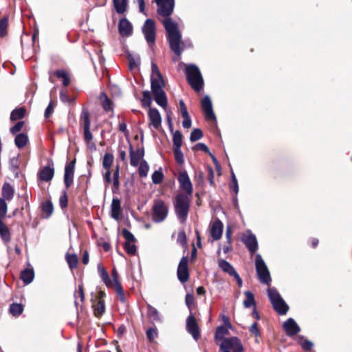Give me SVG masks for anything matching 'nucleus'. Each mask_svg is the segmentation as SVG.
Here are the masks:
<instances>
[{
  "label": "nucleus",
  "instance_id": "obj_33",
  "mask_svg": "<svg viewBox=\"0 0 352 352\" xmlns=\"http://www.w3.org/2000/svg\"><path fill=\"white\" fill-rule=\"evenodd\" d=\"M28 138L25 133H19L16 135L14 142L19 148H23L28 143Z\"/></svg>",
  "mask_w": 352,
  "mask_h": 352
},
{
  "label": "nucleus",
  "instance_id": "obj_14",
  "mask_svg": "<svg viewBox=\"0 0 352 352\" xmlns=\"http://www.w3.org/2000/svg\"><path fill=\"white\" fill-rule=\"evenodd\" d=\"M186 329L195 340L199 339L200 336L199 328L192 314H190L186 319Z\"/></svg>",
  "mask_w": 352,
  "mask_h": 352
},
{
  "label": "nucleus",
  "instance_id": "obj_19",
  "mask_svg": "<svg viewBox=\"0 0 352 352\" xmlns=\"http://www.w3.org/2000/svg\"><path fill=\"white\" fill-rule=\"evenodd\" d=\"M148 116L150 121L149 124L157 129L162 123V118L158 110L155 108H150Z\"/></svg>",
  "mask_w": 352,
  "mask_h": 352
},
{
  "label": "nucleus",
  "instance_id": "obj_59",
  "mask_svg": "<svg viewBox=\"0 0 352 352\" xmlns=\"http://www.w3.org/2000/svg\"><path fill=\"white\" fill-rule=\"evenodd\" d=\"M250 331L251 332V333L254 334L256 337H258L261 335L256 322H254L251 325V327L250 328Z\"/></svg>",
  "mask_w": 352,
  "mask_h": 352
},
{
  "label": "nucleus",
  "instance_id": "obj_56",
  "mask_svg": "<svg viewBox=\"0 0 352 352\" xmlns=\"http://www.w3.org/2000/svg\"><path fill=\"white\" fill-rule=\"evenodd\" d=\"M24 124V122L23 121H20V122H18L16 124H15L11 129H10V132L12 133V134H15L17 132L20 131L23 127Z\"/></svg>",
  "mask_w": 352,
  "mask_h": 352
},
{
  "label": "nucleus",
  "instance_id": "obj_7",
  "mask_svg": "<svg viewBox=\"0 0 352 352\" xmlns=\"http://www.w3.org/2000/svg\"><path fill=\"white\" fill-rule=\"evenodd\" d=\"M255 265L259 280L262 283L269 285L272 280L270 274L265 261L260 254L256 255Z\"/></svg>",
  "mask_w": 352,
  "mask_h": 352
},
{
  "label": "nucleus",
  "instance_id": "obj_63",
  "mask_svg": "<svg viewBox=\"0 0 352 352\" xmlns=\"http://www.w3.org/2000/svg\"><path fill=\"white\" fill-rule=\"evenodd\" d=\"M186 304L188 306V308H190L194 302V297L192 294H188L186 296L185 298Z\"/></svg>",
  "mask_w": 352,
  "mask_h": 352
},
{
  "label": "nucleus",
  "instance_id": "obj_49",
  "mask_svg": "<svg viewBox=\"0 0 352 352\" xmlns=\"http://www.w3.org/2000/svg\"><path fill=\"white\" fill-rule=\"evenodd\" d=\"M174 154L176 162L179 164H182L184 162V160L181 147L175 148Z\"/></svg>",
  "mask_w": 352,
  "mask_h": 352
},
{
  "label": "nucleus",
  "instance_id": "obj_31",
  "mask_svg": "<svg viewBox=\"0 0 352 352\" xmlns=\"http://www.w3.org/2000/svg\"><path fill=\"white\" fill-rule=\"evenodd\" d=\"M128 0H113L116 11L119 14L124 13L126 10Z\"/></svg>",
  "mask_w": 352,
  "mask_h": 352
},
{
  "label": "nucleus",
  "instance_id": "obj_37",
  "mask_svg": "<svg viewBox=\"0 0 352 352\" xmlns=\"http://www.w3.org/2000/svg\"><path fill=\"white\" fill-rule=\"evenodd\" d=\"M138 173L140 177H146L149 171V166L144 160L138 164Z\"/></svg>",
  "mask_w": 352,
  "mask_h": 352
},
{
  "label": "nucleus",
  "instance_id": "obj_10",
  "mask_svg": "<svg viewBox=\"0 0 352 352\" xmlns=\"http://www.w3.org/2000/svg\"><path fill=\"white\" fill-rule=\"evenodd\" d=\"M80 120L82 122L85 140L88 144H90L91 140H93V135L90 131L91 122L89 119V113L87 109H82L80 116Z\"/></svg>",
  "mask_w": 352,
  "mask_h": 352
},
{
  "label": "nucleus",
  "instance_id": "obj_21",
  "mask_svg": "<svg viewBox=\"0 0 352 352\" xmlns=\"http://www.w3.org/2000/svg\"><path fill=\"white\" fill-rule=\"evenodd\" d=\"M223 225L219 219H216L212 224L210 235L213 240L217 241L221 238Z\"/></svg>",
  "mask_w": 352,
  "mask_h": 352
},
{
  "label": "nucleus",
  "instance_id": "obj_39",
  "mask_svg": "<svg viewBox=\"0 0 352 352\" xmlns=\"http://www.w3.org/2000/svg\"><path fill=\"white\" fill-rule=\"evenodd\" d=\"M173 133V141L175 148L181 147L182 145V135L180 131H171Z\"/></svg>",
  "mask_w": 352,
  "mask_h": 352
},
{
  "label": "nucleus",
  "instance_id": "obj_52",
  "mask_svg": "<svg viewBox=\"0 0 352 352\" xmlns=\"http://www.w3.org/2000/svg\"><path fill=\"white\" fill-rule=\"evenodd\" d=\"M103 180L106 186L111 182V169H105V172L103 173Z\"/></svg>",
  "mask_w": 352,
  "mask_h": 352
},
{
  "label": "nucleus",
  "instance_id": "obj_24",
  "mask_svg": "<svg viewBox=\"0 0 352 352\" xmlns=\"http://www.w3.org/2000/svg\"><path fill=\"white\" fill-rule=\"evenodd\" d=\"M120 201L118 198H113L111 205V217L118 221L120 217Z\"/></svg>",
  "mask_w": 352,
  "mask_h": 352
},
{
  "label": "nucleus",
  "instance_id": "obj_46",
  "mask_svg": "<svg viewBox=\"0 0 352 352\" xmlns=\"http://www.w3.org/2000/svg\"><path fill=\"white\" fill-rule=\"evenodd\" d=\"M203 137V133L201 129H195L190 133V140L191 142H196Z\"/></svg>",
  "mask_w": 352,
  "mask_h": 352
},
{
  "label": "nucleus",
  "instance_id": "obj_3",
  "mask_svg": "<svg viewBox=\"0 0 352 352\" xmlns=\"http://www.w3.org/2000/svg\"><path fill=\"white\" fill-rule=\"evenodd\" d=\"M190 196L184 193H179L173 202L175 212L182 223H184L188 217Z\"/></svg>",
  "mask_w": 352,
  "mask_h": 352
},
{
  "label": "nucleus",
  "instance_id": "obj_42",
  "mask_svg": "<svg viewBox=\"0 0 352 352\" xmlns=\"http://www.w3.org/2000/svg\"><path fill=\"white\" fill-rule=\"evenodd\" d=\"M142 104L144 107H149L152 102L151 94L149 91H144L142 93Z\"/></svg>",
  "mask_w": 352,
  "mask_h": 352
},
{
  "label": "nucleus",
  "instance_id": "obj_13",
  "mask_svg": "<svg viewBox=\"0 0 352 352\" xmlns=\"http://www.w3.org/2000/svg\"><path fill=\"white\" fill-rule=\"evenodd\" d=\"M129 155H130V164L132 166L136 167L142 161H144V150L143 148H139L134 150L131 144L129 145Z\"/></svg>",
  "mask_w": 352,
  "mask_h": 352
},
{
  "label": "nucleus",
  "instance_id": "obj_55",
  "mask_svg": "<svg viewBox=\"0 0 352 352\" xmlns=\"http://www.w3.org/2000/svg\"><path fill=\"white\" fill-rule=\"evenodd\" d=\"M43 210L50 216L53 212V205L50 201L45 202L43 206Z\"/></svg>",
  "mask_w": 352,
  "mask_h": 352
},
{
  "label": "nucleus",
  "instance_id": "obj_45",
  "mask_svg": "<svg viewBox=\"0 0 352 352\" xmlns=\"http://www.w3.org/2000/svg\"><path fill=\"white\" fill-rule=\"evenodd\" d=\"M6 201L4 199L0 198V220H3L8 212V205Z\"/></svg>",
  "mask_w": 352,
  "mask_h": 352
},
{
  "label": "nucleus",
  "instance_id": "obj_40",
  "mask_svg": "<svg viewBox=\"0 0 352 352\" xmlns=\"http://www.w3.org/2000/svg\"><path fill=\"white\" fill-rule=\"evenodd\" d=\"M66 260L70 269H74L77 267L78 257L76 254H66Z\"/></svg>",
  "mask_w": 352,
  "mask_h": 352
},
{
  "label": "nucleus",
  "instance_id": "obj_43",
  "mask_svg": "<svg viewBox=\"0 0 352 352\" xmlns=\"http://www.w3.org/2000/svg\"><path fill=\"white\" fill-rule=\"evenodd\" d=\"M23 307L20 304L13 303L10 307V311L13 316H19L23 311Z\"/></svg>",
  "mask_w": 352,
  "mask_h": 352
},
{
  "label": "nucleus",
  "instance_id": "obj_58",
  "mask_svg": "<svg viewBox=\"0 0 352 352\" xmlns=\"http://www.w3.org/2000/svg\"><path fill=\"white\" fill-rule=\"evenodd\" d=\"M232 181L233 186L231 187L233 188V190L234 191L235 194L236 195L239 192V185L238 182L236 178V176L233 171H232Z\"/></svg>",
  "mask_w": 352,
  "mask_h": 352
},
{
  "label": "nucleus",
  "instance_id": "obj_51",
  "mask_svg": "<svg viewBox=\"0 0 352 352\" xmlns=\"http://www.w3.org/2000/svg\"><path fill=\"white\" fill-rule=\"evenodd\" d=\"M122 234L126 239V241H135V237L133 234L127 229L124 228L122 231Z\"/></svg>",
  "mask_w": 352,
  "mask_h": 352
},
{
  "label": "nucleus",
  "instance_id": "obj_44",
  "mask_svg": "<svg viewBox=\"0 0 352 352\" xmlns=\"http://www.w3.org/2000/svg\"><path fill=\"white\" fill-rule=\"evenodd\" d=\"M102 105L104 109L107 111L112 109L111 101L108 98L107 95L102 94L101 96Z\"/></svg>",
  "mask_w": 352,
  "mask_h": 352
},
{
  "label": "nucleus",
  "instance_id": "obj_32",
  "mask_svg": "<svg viewBox=\"0 0 352 352\" xmlns=\"http://www.w3.org/2000/svg\"><path fill=\"white\" fill-rule=\"evenodd\" d=\"M54 74L57 78H62L63 85L64 86L66 87L70 83V76L66 71L63 69H59L56 71Z\"/></svg>",
  "mask_w": 352,
  "mask_h": 352
},
{
  "label": "nucleus",
  "instance_id": "obj_16",
  "mask_svg": "<svg viewBox=\"0 0 352 352\" xmlns=\"http://www.w3.org/2000/svg\"><path fill=\"white\" fill-rule=\"evenodd\" d=\"M242 241L250 250V252L254 253L258 249V243L256 236L250 232H247L243 234Z\"/></svg>",
  "mask_w": 352,
  "mask_h": 352
},
{
  "label": "nucleus",
  "instance_id": "obj_62",
  "mask_svg": "<svg viewBox=\"0 0 352 352\" xmlns=\"http://www.w3.org/2000/svg\"><path fill=\"white\" fill-rule=\"evenodd\" d=\"M302 347L305 351H309L313 346V343L307 340H304L302 344Z\"/></svg>",
  "mask_w": 352,
  "mask_h": 352
},
{
  "label": "nucleus",
  "instance_id": "obj_60",
  "mask_svg": "<svg viewBox=\"0 0 352 352\" xmlns=\"http://www.w3.org/2000/svg\"><path fill=\"white\" fill-rule=\"evenodd\" d=\"M195 149L197 151H202L205 153H209L208 147L204 143H198L195 146Z\"/></svg>",
  "mask_w": 352,
  "mask_h": 352
},
{
  "label": "nucleus",
  "instance_id": "obj_48",
  "mask_svg": "<svg viewBox=\"0 0 352 352\" xmlns=\"http://www.w3.org/2000/svg\"><path fill=\"white\" fill-rule=\"evenodd\" d=\"M74 297H75L74 303H75L76 306H78V300H77L78 298H80V302H82L84 301L85 294H84L82 285H80L78 286V291L75 292Z\"/></svg>",
  "mask_w": 352,
  "mask_h": 352
},
{
  "label": "nucleus",
  "instance_id": "obj_30",
  "mask_svg": "<svg viewBox=\"0 0 352 352\" xmlns=\"http://www.w3.org/2000/svg\"><path fill=\"white\" fill-rule=\"evenodd\" d=\"M34 277V272L32 269H25L21 273V279L25 284H30Z\"/></svg>",
  "mask_w": 352,
  "mask_h": 352
},
{
  "label": "nucleus",
  "instance_id": "obj_57",
  "mask_svg": "<svg viewBox=\"0 0 352 352\" xmlns=\"http://www.w3.org/2000/svg\"><path fill=\"white\" fill-rule=\"evenodd\" d=\"M179 107L181 114L182 117H187L189 114L184 102L182 100H179Z\"/></svg>",
  "mask_w": 352,
  "mask_h": 352
},
{
  "label": "nucleus",
  "instance_id": "obj_5",
  "mask_svg": "<svg viewBox=\"0 0 352 352\" xmlns=\"http://www.w3.org/2000/svg\"><path fill=\"white\" fill-rule=\"evenodd\" d=\"M186 74L188 83L192 88L199 91L204 86V80L201 72L195 65H188L186 67Z\"/></svg>",
  "mask_w": 352,
  "mask_h": 352
},
{
  "label": "nucleus",
  "instance_id": "obj_15",
  "mask_svg": "<svg viewBox=\"0 0 352 352\" xmlns=\"http://www.w3.org/2000/svg\"><path fill=\"white\" fill-rule=\"evenodd\" d=\"M201 108L208 120L216 121V116L212 109L211 100L208 96H206L201 100Z\"/></svg>",
  "mask_w": 352,
  "mask_h": 352
},
{
  "label": "nucleus",
  "instance_id": "obj_1",
  "mask_svg": "<svg viewBox=\"0 0 352 352\" xmlns=\"http://www.w3.org/2000/svg\"><path fill=\"white\" fill-rule=\"evenodd\" d=\"M157 5L159 14L166 17L162 23L167 33V38L170 48L179 57L181 56L182 34L178 28V24L170 17L175 6L174 0H155Z\"/></svg>",
  "mask_w": 352,
  "mask_h": 352
},
{
  "label": "nucleus",
  "instance_id": "obj_64",
  "mask_svg": "<svg viewBox=\"0 0 352 352\" xmlns=\"http://www.w3.org/2000/svg\"><path fill=\"white\" fill-rule=\"evenodd\" d=\"M184 120L182 122V126L184 128L188 129L191 126V119L190 118V116L188 115L187 117H183Z\"/></svg>",
  "mask_w": 352,
  "mask_h": 352
},
{
  "label": "nucleus",
  "instance_id": "obj_38",
  "mask_svg": "<svg viewBox=\"0 0 352 352\" xmlns=\"http://www.w3.org/2000/svg\"><path fill=\"white\" fill-rule=\"evenodd\" d=\"M25 110L23 108L14 109L11 113L10 119L12 121L21 119L25 116Z\"/></svg>",
  "mask_w": 352,
  "mask_h": 352
},
{
  "label": "nucleus",
  "instance_id": "obj_50",
  "mask_svg": "<svg viewBox=\"0 0 352 352\" xmlns=\"http://www.w3.org/2000/svg\"><path fill=\"white\" fill-rule=\"evenodd\" d=\"M157 336V330L155 327H151L146 331V337L150 342H153Z\"/></svg>",
  "mask_w": 352,
  "mask_h": 352
},
{
  "label": "nucleus",
  "instance_id": "obj_11",
  "mask_svg": "<svg viewBox=\"0 0 352 352\" xmlns=\"http://www.w3.org/2000/svg\"><path fill=\"white\" fill-rule=\"evenodd\" d=\"M179 183V188L186 192V195H191L192 193V185L186 171H182L177 177Z\"/></svg>",
  "mask_w": 352,
  "mask_h": 352
},
{
  "label": "nucleus",
  "instance_id": "obj_2",
  "mask_svg": "<svg viewBox=\"0 0 352 352\" xmlns=\"http://www.w3.org/2000/svg\"><path fill=\"white\" fill-rule=\"evenodd\" d=\"M165 84L157 65L152 62L151 87L156 103L163 108L167 106L168 100L163 89Z\"/></svg>",
  "mask_w": 352,
  "mask_h": 352
},
{
  "label": "nucleus",
  "instance_id": "obj_36",
  "mask_svg": "<svg viewBox=\"0 0 352 352\" xmlns=\"http://www.w3.org/2000/svg\"><path fill=\"white\" fill-rule=\"evenodd\" d=\"M245 296V300L243 301V306L245 308H249L252 305H255L254 296L252 292L250 291H245L244 292Z\"/></svg>",
  "mask_w": 352,
  "mask_h": 352
},
{
  "label": "nucleus",
  "instance_id": "obj_35",
  "mask_svg": "<svg viewBox=\"0 0 352 352\" xmlns=\"http://www.w3.org/2000/svg\"><path fill=\"white\" fill-rule=\"evenodd\" d=\"M113 155L111 153H107L102 159V166L104 169H111L113 162Z\"/></svg>",
  "mask_w": 352,
  "mask_h": 352
},
{
  "label": "nucleus",
  "instance_id": "obj_18",
  "mask_svg": "<svg viewBox=\"0 0 352 352\" xmlns=\"http://www.w3.org/2000/svg\"><path fill=\"white\" fill-rule=\"evenodd\" d=\"M283 329L286 334L289 336H293L297 334L300 331V328L295 320L290 318L287 319L283 325Z\"/></svg>",
  "mask_w": 352,
  "mask_h": 352
},
{
  "label": "nucleus",
  "instance_id": "obj_28",
  "mask_svg": "<svg viewBox=\"0 0 352 352\" xmlns=\"http://www.w3.org/2000/svg\"><path fill=\"white\" fill-rule=\"evenodd\" d=\"M218 265L222 271L228 274L230 276H233L235 273H236L233 266L226 260H219Z\"/></svg>",
  "mask_w": 352,
  "mask_h": 352
},
{
  "label": "nucleus",
  "instance_id": "obj_61",
  "mask_svg": "<svg viewBox=\"0 0 352 352\" xmlns=\"http://www.w3.org/2000/svg\"><path fill=\"white\" fill-rule=\"evenodd\" d=\"M177 241L182 245H184L186 243V236L184 231H181L178 234Z\"/></svg>",
  "mask_w": 352,
  "mask_h": 352
},
{
  "label": "nucleus",
  "instance_id": "obj_6",
  "mask_svg": "<svg viewBox=\"0 0 352 352\" xmlns=\"http://www.w3.org/2000/svg\"><path fill=\"white\" fill-rule=\"evenodd\" d=\"M267 295L274 310L280 315H285L287 312L289 307L276 288L269 287Z\"/></svg>",
  "mask_w": 352,
  "mask_h": 352
},
{
  "label": "nucleus",
  "instance_id": "obj_4",
  "mask_svg": "<svg viewBox=\"0 0 352 352\" xmlns=\"http://www.w3.org/2000/svg\"><path fill=\"white\" fill-rule=\"evenodd\" d=\"M152 220L155 223H162L166 220L169 212L168 204L162 199H154L152 208Z\"/></svg>",
  "mask_w": 352,
  "mask_h": 352
},
{
  "label": "nucleus",
  "instance_id": "obj_34",
  "mask_svg": "<svg viewBox=\"0 0 352 352\" xmlns=\"http://www.w3.org/2000/svg\"><path fill=\"white\" fill-rule=\"evenodd\" d=\"M228 329L229 328L226 327L223 325L219 326L217 328L215 334H214V339L216 340H224V336L228 334Z\"/></svg>",
  "mask_w": 352,
  "mask_h": 352
},
{
  "label": "nucleus",
  "instance_id": "obj_20",
  "mask_svg": "<svg viewBox=\"0 0 352 352\" xmlns=\"http://www.w3.org/2000/svg\"><path fill=\"white\" fill-rule=\"evenodd\" d=\"M54 175V169L53 164L47 165L42 168L38 173V176L40 180L44 182L51 181Z\"/></svg>",
  "mask_w": 352,
  "mask_h": 352
},
{
  "label": "nucleus",
  "instance_id": "obj_9",
  "mask_svg": "<svg viewBox=\"0 0 352 352\" xmlns=\"http://www.w3.org/2000/svg\"><path fill=\"white\" fill-rule=\"evenodd\" d=\"M142 32L148 45H153L156 39V25L154 20L147 19L142 27Z\"/></svg>",
  "mask_w": 352,
  "mask_h": 352
},
{
  "label": "nucleus",
  "instance_id": "obj_25",
  "mask_svg": "<svg viewBox=\"0 0 352 352\" xmlns=\"http://www.w3.org/2000/svg\"><path fill=\"white\" fill-rule=\"evenodd\" d=\"M92 307L94 309V315L98 318L100 317L105 311L104 300H92Z\"/></svg>",
  "mask_w": 352,
  "mask_h": 352
},
{
  "label": "nucleus",
  "instance_id": "obj_12",
  "mask_svg": "<svg viewBox=\"0 0 352 352\" xmlns=\"http://www.w3.org/2000/svg\"><path fill=\"white\" fill-rule=\"evenodd\" d=\"M177 277L179 280L184 283L188 281L189 278L188 268V258L183 256L179 263L177 267Z\"/></svg>",
  "mask_w": 352,
  "mask_h": 352
},
{
  "label": "nucleus",
  "instance_id": "obj_54",
  "mask_svg": "<svg viewBox=\"0 0 352 352\" xmlns=\"http://www.w3.org/2000/svg\"><path fill=\"white\" fill-rule=\"evenodd\" d=\"M129 66L131 69H133V68L137 67L139 65L140 62V58L138 57L134 58V57H132L131 56H129Z\"/></svg>",
  "mask_w": 352,
  "mask_h": 352
},
{
  "label": "nucleus",
  "instance_id": "obj_29",
  "mask_svg": "<svg viewBox=\"0 0 352 352\" xmlns=\"http://www.w3.org/2000/svg\"><path fill=\"white\" fill-rule=\"evenodd\" d=\"M147 315L153 322H162V318L158 310L149 304L147 305Z\"/></svg>",
  "mask_w": 352,
  "mask_h": 352
},
{
  "label": "nucleus",
  "instance_id": "obj_22",
  "mask_svg": "<svg viewBox=\"0 0 352 352\" xmlns=\"http://www.w3.org/2000/svg\"><path fill=\"white\" fill-rule=\"evenodd\" d=\"M119 32L122 36H129L132 34L133 26L126 19H121L118 24Z\"/></svg>",
  "mask_w": 352,
  "mask_h": 352
},
{
  "label": "nucleus",
  "instance_id": "obj_47",
  "mask_svg": "<svg viewBox=\"0 0 352 352\" xmlns=\"http://www.w3.org/2000/svg\"><path fill=\"white\" fill-rule=\"evenodd\" d=\"M124 249L126 252L131 255H133L136 252V246L134 244V241H126L124 243Z\"/></svg>",
  "mask_w": 352,
  "mask_h": 352
},
{
  "label": "nucleus",
  "instance_id": "obj_8",
  "mask_svg": "<svg viewBox=\"0 0 352 352\" xmlns=\"http://www.w3.org/2000/svg\"><path fill=\"white\" fill-rule=\"evenodd\" d=\"M220 349L223 352H243V346L237 337L226 338L221 342Z\"/></svg>",
  "mask_w": 352,
  "mask_h": 352
},
{
  "label": "nucleus",
  "instance_id": "obj_27",
  "mask_svg": "<svg viewBox=\"0 0 352 352\" xmlns=\"http://www.w3.org/2000/svg\"><path fill=\"white\" fill-rule=\"evenodd\" d=\"M3 221L0 220V236L5 243H8L11 239L10 231Z\"/></svg>",
  "mask_w": 352,
  "mask_h": 352
},
{
  "label": "nucleus",
  "instance_id": "obj_41",
  "mask_svg": "<svg viewBox=\"0 0 352 352\" xmlns=\"http://www.w3.org/2000/svg\"><path fill=\"white\" fill-rule=\"evenodd\" d=\"M152 182L155 184L162 183L164 179V174L160 170H155L151 175Z\"/></svg>",
  "mask_w": 352,
  "mask_h": 352
},
{
  "label": "nucleus",
  "instance_id": "obj_23",
  "mask_svg": "<svg viewBox=\"0 0 352 352\" xmlns=\"http://www.w3.org/2000/svg\"><path fill=\"white\" fill-rule=\"evenodd\" d=\"M15 190L14 187L8 182H5L2 186V198L4 200L11 201L14 196Z\"/></svg>",
  "mask_w": 352,
  "mask_h": 352
},
{
  "label": "nucleus",
  "instance_id": "obj_26",
  "mask_svg": "<svg viewBox=\"0 0 352 352\" xmlns=\"http://www.w3.org/2000/svg\"><path fill=\"white\" fill-rule=\"evenodd\" d=\"M98 272L99 274L100 277L101 278L102 280L104 282V283L107 287L112 286V281L109 277V273L107 271L104 269V267L101 265H98Z\"/></svg>",
  "mask_w": 352,
  "mask_h": 352
},
{
  "label": "nucleus",
  "instance_id": "obj_53",
  "mask_svg": "<svg viewBox=\"0 0 352 352\" xmlns=\"http://www.w3.org/2000/svg\"><path fill=\"white\" fill-rule=\"evenodd\" d=\"M67 190H65L63 195L60 196L59 199V204L61 208H65L67 206Z\"/></svg>",
  "mask_w": 352,
  "mask_h": 352
},
{
  "label": "nucleus",
  "instance_id": "obj_17",
  "mask_svg": "<svg viewBox=\"0 0 352 352\" xmlns=\"http://www.w3.org/2000/svg\"><path fill=\"white\" fill-rule=\"evenodd\" d=\"M75 161L73 160L66 164L64 173V183L66 189L69 188L73 183Z\"/></svg>",
  "mask_w": 352,
  "mask_h": 352
}]
</instances>
